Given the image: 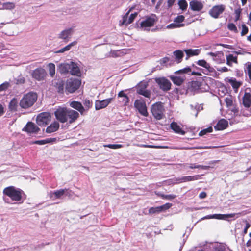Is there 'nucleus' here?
Returning a JSON list of instances; mask_svg holds the SVG:
<instances>
[{
  "instance_id": "nucleus-1",
  "label": "nucleus",
  "mask_w": 251,
  "mask_h": 251,
  "mask_svg": "<svg viewBox=\"0 0 251 251\" xmlns=\"http://www.w3.org/2000/svg\"><path fill=\"white\" fill-rule=\"evenodd\" d=\"M36 93L30 92L25 94L19 102L20 106L23 109H28L33 105L37 100Z\"/></svg>"
},
{
  "instance_id": "nucleus-2",
  "label": "nucleus",
  "mask_w": 251,
  "mask_h": 251,
  "mask_svg": "<svg viewBox=\"0 0 251 251\" xmlns=\"http://www.w3.org/2000/svg\"><path fill=\"white\" fill-rule=\"evenodd\" d=\"M3 193L4 195L9 197L12 201H21L23 195H25L23 190L20 189L16 188L13 186L4 188Z\"/></svg>"
},
{
  "instance_id": "nucleus-3",
  "label": "nucleus",
  "mask_w": 251,
  "mask_h": 251,
  "mask_svg": "<svg viewBox=\"0 0 251 251\" xmlns=\"http://www.w3.org/2000/svg\"><path fill=\"white\" fill-rule=\"evenodd\" d=\"M81 82L78 79L71 78L66 82L65 91L67 94L73 93L76 91L80 87Z\"/></svg>"
},
{
  "instance_id": "nucleus-4",
  "label": "nucleus",
  "mask_w": 251,
  "mask_h": 251,
  "mask_svg": "<svg viewBox=\"0 0 251 251\" xmlns=\"http://www.w3.org/2000/svg\"><path fill=\"white\" fill-rule=\"evenodd\" d=\"M151 112L154 118L156 120H161L164 117L165 111L163 104L160 102H156L151 106Z\"/></svg>"
},
{
  "instance_id": "nucleus-5",
  "label": "nucleus",
  "mask_w": 251,
  "mask_h": 251,
  "mask_svg": "<svg viewBox=\"0 0 251 251\" xmlns=\"http://www.w3.org/2000/svg\"><path fill=\"white\" fill-rule=\"evenodd\" d=\"M148 85V82L147 81L140 82L136 87L137 93L139 95L150 99L151 97V92L150 90L147 89Z\"/></svg>"
},
{
  "instance_id": "nucleus-6",
  "label": "nucleus",
  "mask_w": 251,
  "mask_h": 251,
  "mask_svg": "<svg viewBox=\"0 0 251 251\" xmlns=\"http://www.w3.org/2000/svg\"><path fill=\"white\" fill-rule=\"evenodd\" d=\"M134 106L142 115L145 117L148 116L149 113L147 111L146 102L143 98L135 100Z\"/></svg>"
},
{
  "instance_id": "nucleus-7",
  "label": "nucleus",
  "mask_w": 251,
  "mask_h": 251,
  "mask_svg": "<svg viewBox=\"0 0 251 251\" xmlns=\"http://www.w3.org/2000/svg\"><path fill=\"white\" fill-rule=\"evenodd\" d=\"M51 115L49 112H42L37 117L36 122L40 126H46L51 121Z\"/></svg>"
},
{
  "instance_id": "nucleus-8",
  "label": "nucleus",
  "mask_w": 251,
  "mask_h": 251,
  "mask_svg": "<svg viewBox=\"0 0 251 251\" xmlns=\"http://www.w3.org/2000/svg\"><path fill=\"white\" fill-rule=\"evenodd\" d=\"M155 82L159 86L160 89L163 91H168L171 88V83L165 77H163L156 78Z\"/></svg>"
},
{
  "instance_id": "nucleus-9",
  "label": "nucleus",
  "mask_w": 251,
  "mask_h": 251,
  "mask_svg": "<svg viewBox=\"0 0 251 251\" xmlns=\"http://www.w3.org/2000/svg\"><path fill=\"white\" fill-rule=\"evenodd\" d=\"M226 6L223 4L213 6L209 11V14L214 19L219 18V16L225 10Z\"/></svg>"
},
{
  "instance_id": "nucleus-10",
  "label": "nucleus",
  "mask_w": 251,
  "mask_h": 251,
  "mask_svg": "<svg viewBox=\"0 0 251 251\" xmlns=\"http://www.w3.org/2000/svg\"><path fill=\"white\" fill-rule=\"evenodd\" d=\"M157 18L155 14L146 17V19L140 23L141 27H151L153 26L157 21Z\"/></svg>"
},
{
  "instance_id": "nucleus-11",
  "label": "nucleus",
  "mask_w": 251,
  "mask_h": 251,
  "mask_svg": "<svg viewBox=\"0 0 251 251\" xmlns=\"http://www.w3.org/2000/svg\"><path fill=\"white\" fill-rule=\"evenodd\" d=\"M79 117V114L78 112L70 108H67L65 123L68 122L70 124H71L75 122Z\"/></svg>"
},
{
  "instance_id": "nucleus-12",
  "label": "nucleus",
  "mask_w": 251,
  "mask_h": 251,
  "mask_svg": "<svg viewBox=\"0 0 251 251\" xmlns=\"http://www.w3.org/2000/svg\"><path fill=\"white\" fill-rule=\"evenodd\" d=\"M67 110V107H59L54 112V115L56 119L61 123H65Z\"/></svg>"
},
{
  "instance_id": "nucleus-13",
  "label": "nucleus",
  "mask_w": 251,
  "mask_h": 251,
  "mask_svg": "<svg viewBox=\"0 0 251 251\" xmlns=\"http://www.w3.org/2000/svg\"><path fill=\"white\" fill-rule=\"evenodd\" d=\"M201 178V176L199 175L195 176H183L180 178H174V184H177L182 182H186L188 181H194L200 179Z\"/></svg>"
},
{
  "instance_id": "nucleus-14",
  "label": "nucleus",
  "mask_w": 251,
  "mask_h": 251,
  "mask_svg": "<svg viewBox=\"0 0 251 251\" xmlns=\"http://www.w3.org/2000/svg\"><path fill=\"white\" fill-rule=\"evenodd\" d=\"M46 75L45 70L41 68L36 69L32 73V77L38 81L43 80Z\"/></svg>"
},
{
  "instance_id": "nucleus-15",
  "label": "nucleus",
  "mask_w": 251,
  "mask_h": 251,
  "mask_svg": "<svg viewBox=\"0 0 251 251\" xmlns=\"http://www.w3.org/2000/svg\"><path fill=\"white\" fill-rule=\"evenodd\" d=\"M113 98H110L102 100H97L95 101V109L97 110L105 108L113 100Z\"/></svg>"
},
{
  "instance_id": "nucleus-16",
  "label": "nucleus",
  "mask_w": 251,
  "mask_h": 251,
  "mask_svg": "<svg viewBox=\"0 0 251 251\" xmlns=\"http://www.w3.org/2000/svg\"><path fill=\"white\" fill-rule=\"evenodd\" d=\"M23 130L29 133H36L40 131V128L34 123L28 122Z\"/></svg>"
},
{
  "instance_id": "nucleus-17",
  "label": "nucleus",
  "mask_w": 251,
  "mask_h": 251,
  "mask_svg": "<svg viewBox=\"0 0 251 251\" xmlns=\"http://www.w3.org/2000/svg\"><path fill=\"white\" fill-rule=\"evenodd\" d=\"M235 215V213L228 214H216L208 215L204 217L205 219H216L220 220H226L228 218H233Z\"/></svg>"
},
{
  "instance_id": "nucleus-18",
  "label": "nucleus",
  "mask_w": 251,
  "mask_h": 251,
  "mask_svg": "<svg viewBox=\"0 0 251 251\" xmlns=\"http://www.w3.org/2000/svg\"><path fill=\"white\" fill-rule=\"evenodd\" d=\"M137 15L138 13L135 12L134 13L131 14L130 15L129 17L128 18V16H126V14H125L123 17V21L121 22V25H127L130 24L133 22L135 18L137 17Z\"/></svg>"
},
{
  "instance_id": "nucleus-19",
  "label": "nucleus",
  "mask_w": 251,
  "mask_h": 251,
  "mask_svg": "<svg viewBox=\"0 0 251 251\" xmlns=\"http://www.w3.org/2000/svg\"><path fill=\"white\" fill-rule=\"evenodd\" d=\"M190 8L194 11H200L202 9L203 7V4L198 0H193L189 3Z\"/></svg>"
},
{
  "instance_id": "nucleus-20",
  "label": "nucleus",
  "mask_w": 251,
  "mask_h": 251,
  "mask_svg": "<svg viewBox=\"0 0 251 251\" xmlns=\"http://www.w3.org/2000/svg\"><path fill=\"white\" fill-rule=\"evenodd\" d=\"M228 126V121L225 119H221L218 121L214 127L215 130H223L226 128Z\"/></svg>"
},
{
  "instance_id": "nucleus-21",
  "label": "nucleus",
  "mask_w": 251,
  "mask_h": 251,
  "mask_svg": "<svg viewBox=\"0 0 251 251\" xmlns=\"http://www.w3.org/2000/svg\"><path fill=\"white\" fill-rule=\"evenodd\" d=\"M73 33V29L72 28L63 30L59 35L58 38L63 39L65 42L69 41L70 36Z\"/></svg>"
},
{
  "instance_id": "nucleus-22",
  "label": "nucleus",
  "mask_w": 251,
  "mask_h": 251,
  "mask_svg": "<svg viewBox=\"0 0 251 251\" xmlns=\"http://www.w3.org/2000/svg\"><path fill=\"white\" fill-rule=\"evenodd\" d=\"M70 106L78 111L81 115L85 112V110L80 102L73 101L70 103Z\"/></svg>"
},
{
  "instance_id": "nucleus-23",
  "label": "nucleus",
  "mask_w": 251,
  "mask_h": 251,
  "mask_svg": "<svg viewBox=\"0 0 251 251\" xmlns=\"http://www.w3.org/2000/svg\"><path fill=\"white\" fill-rule=\"evenodd\" d=\"M243 104L246 108H249L251 105V94L245 92L242 98Z\"/></svg>"
},
{
  "instance_id": "nucleus-24",
  "label": "nucleus",
  "mask_w": 251,
  "mask_h": 251,
  "mask_svg": "<svg viewBox=\"0 0 251 251\" xmlns=\"http://www.w3.org/2000/svg\"><path fill=\"white\" fill-rule=\"evenodd\" d=\"M59 126V123L57 121H54L47 127L46 132L47 133L55 132L58 130Z\"/></svg>"
},
{
  "instance_id": "nucleus-25",
  "label": "nucleus",
  "mask_w": 251,
  "mask_h": 251,
  "mask_svg": "<svg viewBox=\"0 0 251 251\" xmlns=\"http://www.w3.org/2000/svg\"><path fill=\"white\" fill-rule=\"evenodd\" d=\"M170 127L176 133L181 135H184L185 134V132L182 130L180 126L175 122H173L170 124Z\"/></svg>"
},
{
  "instance_id": "nucleus-26",
  "label": "nucleus",
  "mask_w": 251,
  "mask_h": 251,
  "mask_svg": "<svg viewBox=\"0 0 251 251\" xmlns=\"http://www.w3.org/2000/svg\"><path fill=\"white\" fill-rule=\"evenodd\" d=\"M18 101L16 98H13L8 104V109L10 112H14L17 111Z\"/></svg>"
},
{
  "instance_id": "nucleus-27",
  "label": "nucleus",
  "mask_w": 251,
  "mask_h": 251,
  "mask_svg": "<svg viewBox=\"0 0 251 251\" xmlns=\"http://www.w3.org/2000/svg\"><path fill=\"white\" fill-rule=\"evenodd\" d=\"M69 69L71 75L76 76H79L80 75V69L75 63L72 62L71 65L69 66Z\"/></svg>"
},
{
  "instance_id": "nucleus-28",
  "label": "nucleus",
  "mask_w": 251,
  "mask_h": 251,
  "mask_svg": "<svg viewBox=\"0 0 251 251\" xmlns=\"http://www.w3.org/2000/svg\"><path fill=\"white\" fill-rule=\"evenodd\" d=\"M226 64L229 66H232V63L238 64L237 56H233V54L226 55Z\"/></svg>"
},
{
  "instance_id": "nucleus-29",
  "label": "nucleus",
  "mask_w": 251,
  "mask_h": 251,
  "mask_svg": "<svg viewBox=\"0 0 251 251\" xmlns=\"http://www.w3.org/2000/svg\"><path fill=\"white\" fill-rule=\"evenodd\" d=\"M173 54L175 56V60L177 63H180L184 56V53L181 50H176L174 51Z\"/></svg>"
},
{
  "instance_id": "nucleus-30",
  "label": "nucleus",
  "mask_w": 251,
  "mask_h": 251,
  "mask_svg": "<svg viewBox=\"0 0 251 251\" xmlns=\"http://www.w3.org/2000/svg\"><path fill=\"white\" fill-rule=\"evenodd\" d=\"M56 141L55 138H47L44 140H36L33 142L35 144L42 145L48 143L55 142Z\"/></svg>"
},
{
  "instance_id": "nucleus-31",
  "label": "nucleus",
  "mask_w": 251,
  "mask_h": 251,
  "mask_svg": "<svg viewBox=\"0 0 251 251\" xmlns=\"http://www.w3.org/2000/svg\"><path fill=\"white\" fill-rule=\"evenodd\" d=\"M197 64L200 66L205 68L209 72H213V68L204 60H199L197 62Z\"/></svg>"
},
{
  "instance_id": "nucleus-32",
  "label": "nucleus",
  "mask_w": 251,
  "mask_h": 251,
  "mask_svg": "<svg viewBox=\"0 0 251 251\" xmlns=\"http://www.w3.org/2000/svg\"><path fill=\"white\" fill-rule=\"evenodd\" d=\"M184 51L187 55L186 59H188L190 56L198 55L200 53V50L199 49H187L185 50Z\"/></svg>"
},
{
  "instance_id": "nucleus-33",
  "label": "nucleus",
  "mask_w": 251,
  "mask_h": 251,
  "mask_svg": "<svg viewBox=\"0 0 251 251\" xmlns=\"http://www.w3.org/2000/svg\"><path fill=\"white\" fill-rule=\"evenodd\" d=\"M228 82L231 84L234 89L237 90L242 85V83L239 81H237L235 78L229 79Z\"/></svg>"
},
{
  "instance_id": "nucleus-34",
  "label": "nucleus",
  "mask_w": 251,
  "mask_h": 251,
  "mask_svg": "<svg viewBox=\"0 0 251 251\" xmlns=\"http://www.w3.org/2000/svg\"><path fill=\"white\" fill-rule=\"evenodd\" d=\"M170 79L174 84L177 86H180L184 81V79L182 78L177 76H170Z\"/></svg>"
},
{
  "instance_id": "nucleus-35",
  "label": "nucleus",
  "mask_w": 251,
  "mask_h": 251,
  "mask_svg": "<svg viewBox=\"0 0 251 251\" xmlns=\"http://www.w3.org/2000/svg\"><path fill=\"white\" fill-rule=\"evenodd\" d=\"M76 43H77L76 41H74V42L70 43L69 44H68L65 47L59 50H57L56 51H55V53H63L66 51H68L71 49V48L73 46L76 45Z\"/></svg>"
},
{
  "instance_id": "nucleus-36",
  "label": "nucleus",
  "mask_w": 251,
  "mask_h": 251,
  "mask_svg": "<svg viewBox=\"0 0 251 251\" xmlns=\"http://www.w3.org/2000/svg\"><path fill=\"white\" fill-rule=\"evenodd\" d=\"M64 81L62 80H59L55 84V87L58 93L63 94L64 93Z\"/></svg>"
},
{
  "instance_id": "nucleus-37",
  "label": "nucleus",
  "mask_w": 251,
  "mask_h": 251,
  "mask_svg": "<svg viewBox=\"0 0 251 251\" xmlns=\"http://www.w3.org/2000/svg\"><path fill=\"white\" fill-rule=\"evenodd\" d=\"M2 6L3 9L12 10L15 8V5L13 2H8L3 3L2 4Z\"/></svg>"
},
{
  "instance_id": "nucleus-38",
  "label": "nucleus",
  "mask_w": 251,
  "mask_h": 251,
  "mask_svg": "<svg viewBox=\"0 0 251 251\" xmlns=\"http://www.w3.org/2000/svg\"><path fill=\"white\" fill-rule=\"evenodd\" d=\"M225 102H226V107H229L233 105V98L232 96L229 95L227 97H226L225 99Z\"/></svg>"
},
{
  "instance_id": "nucleus-39",
  "label": "nucleus",
  "mask_w": 251,
  "mask_h": 251,
  "mask_svg": "<svg viewBox=\"0 0 251 251\" xmlns=\"http://www.w3.org/2000/svg\"><path fill=\"white\" fill-rule=\"evenodd\" d=\"M209 166H203L201 165H197L195 163H191L189 165V168L190 169H197V168H201L203 170L207 169L209 168Z\"/></svg>"
},
{
  "instance_id": "nucleus-40",
  "label": "nucleus",
  "mask_w": 251,
  "mask_h": 251,
  "mask_svg": "<svg viewBox=\"0 0 251 251\" xmlns=\"http://www.w3.org/2000/svg\"><path fill=\"white\" fill-rule=\"evenodd\" d=\"M66 190L67 189H60L55 191L53 194L56 198L59 199L65 194Z\"/></svg>"
},
{
  "instance_id": "nucleus-41",
  "label": "nucleus",
  "mask_w": 251,
  "mask_h": 251,
  "mask_svg": "<svg viewBox=\"0 0 251 251\" xmlns=\"http://www.w3.org/2000/svg\"><path fill=\"white\" fill-rule=\"evenodd\" d=\"M49 72L51 76L53 77L55 73V66L53 63H50L48 65Z\"/></svg>"
},
{
  "instance_id": "nucleus-42",
  "label": "nucleus",
  "mask_w": 251,
  "mask_h": 251,
  "mask_svg": "<svg viewBox=\"0 0 251 251\" xmlns=\"http://www.w3.org/2000/svg\"><path fill=\"white\" fill-rule=\"evenodd\" d=\"M178 5H179V8L181 9H182V10H186L187 6H188L187 2L185 0H179Z\"/></svg>"
},
{
  "instance_id": "nucleus-43",
  "label": "nucleus",
  "mask_w": 251,
  "mask_h": 251,
  "mask_svg": "<svg viewBox=\"0 0 251 251\" xmlns=\"http://www.w3.org/2000/svg\"><path fill=\"white\" fill-rule=\"evenodd\" d=\"M213 131V128L211 126H209L207 128L204 129L202 130H201L199 133V135L200 136H202L205 134H206L208 133H211Z\"/></svg>"
},
{
  "instance_id": "nucleus-44",
  "label": "nucleus",
  "mask_w": 251,
  "mask_h": 251,
  "mask_svg": "<svg viewBox=\"0 0 251 251\" xmlns=\"http://www.w3.org/2000/svg\"><path fill=\"white\" fill-rule=\"evenodd\" d=\"M191 72V69L190 67H187L182 69L179 70L175 72L176 74H189Z\"/></svg>"
},
{
  "instance_id": "nucleus-45",
  "label": "nucleus",
  "mask_w": 251,
  "mask_h": 251,
  "mask_svg": "<svg viewBox=\"0 0 251 251\" xmlns=\"http://www.w3.org/2000/svg\"><path fill=\"white\" fill-rule=\"evenodd\" d=\"M184 25V24L171 23L167 26V28L168 29L176 28L182 27Z\"/></svg>"
},
{
  "instance_id": "nucleus-46",
  "label": "nucleus",
  "mask_w": 251,
  "mask_h": 251,
  "mask_svg": "<svg viewBox=\"0 0 251 251\" xmlns=\"http://www.w3.org/2000/svg\"><path fill=\"white\" fill-rule=\"evenodd\" d=\"M242 12V9L240 7H239L237 9H236L234 11V13L235 14V18L234 20L235 22H237L239 20H240V16Z\"/></svg>"
},
{
  "instance_id": "nucleus-47",
  "label": "nucleus",
  "mask_w": 251,
  "mask_h": 251,
  "mask_svg": "<svg viewBox=\"0 0 251 251\" xmlns=\"http://www.w3.org/2000/svg\"><path fill=\"white\" fill-rule=\"evenodd\" d=\"M68 64H62L59 67V71L62 74H66L68 72Z\"/></svg>"
},
{
  "instance_id": "nucleus-48",
  "label": "nucleus",
  "mask_w": 251,
  "mask_h": 251,
  "mask_svg": "<svg viewBox=\"0 0 251 251\" xmlns=\"http://www.w3.org/2000/svg\"><path fill=\"white\" fill-rule=\"evenodd\" d=\"M159 197H160L163 199H166V200H173L174 199L176 196L173 194H170V195H165V194H159L158 195Z\"/></svg>"
},
{
  "instance_id": "nucleus-49",
  "label": "nucleus",
  "mask_w": 251,
  "mask_h": 251,
  "mask_svg": "<svg viewBox=\"0 0 251 251\" xmlns=\"http://www.w3.org/2000/svg\"><path fill=\"white\" fill-rule=\"evenodd\" d=\"M104 147H107L110 149H119L122 147H123V145L122 144H107V145H104L103 146Z\"/></svg>"
},
{
  "instance_id": "nucleus-50",
  "label": "nucleus",
  "mask_w": 251,
  "mask_h": 251,
  "mask_svg": "<svg viewBox=\"0 0 251 251\" xmlns=\"http://www.w3.org/2000/svg\"><path fill=\"white\" fill-rule=\"evenodd\" d=\"M161 209L160 208V206H157L155 207H151L149 210V212L151 214H153L156 213L161 212Z\"/></svg>"
},
{
  "instance_id": "nucleus-51",
  "label": "nucleus",
  "mask_w": 251,
  "mask_h": 251,
  "mask_svg": "<svg viewBox=\"0 0 251 251\" xmlns=\"http://www.w3.org/2000/svg\"><path fill=\"white\" fill-rule=\"evenodd\" d=\"M9 87H10V83L7 81L4 82L0 85V92L7 90Z\"/></svg>"
},
{
  "instance_id": "nucleus-52",
  "label": "nucleus",
  "mask_w": 251,
  "mask_h": 251,
  "mask_svg": "<svg viewBox=\"0 0 251 251\" xmlns=\"http://www.w3.org/2000/svg\"><path fill=\"white\" fill-rule=\"evenodd\" d=\"M228 29L232 31H233L234 32L237 33H238V31L237 28V27L233 23H229L227 25Z\"/></svg>"
},
{
  "instance_id": "nucleus-53",
  "label": "nucleus",
  "mask_w": 251,
  "mask_h": 251,
  "mask_svg": "<svg viewBox=\"0 0 251 251\" xmlns=\"http://www.w3.org/2000/svg\"><path fill=\"white\" fill-rule=\"evenodd\" d=\"M241 27H242V31L241 32V35L242 36H243L248 33V32L249 31V29H248V27L246 26V25L245 24H242Z\"/></svg>"
},
{
  "instance_id": "nucleus-54",
  "label": "nucleus",
  "mask_w": 251,
  "mask_h": 251,
  "mask_svg": "<svg viewBox=\"0 0 251 251\" xmlns=\"http://www.w3.org/2000/svg\"><path fill=\"white\" fill-rule=\"evenodd\" d=\"M185 17L183 15H178L174 19V22L176 24H180L184 21Z\"/></svg>"
},
{
  "instance_id": "nucleus-55",
  "label": "nucleus",
  "mask_w": 251,
  "mask_h": 251,
  "mask_svg": "<svg viewBox=\"0 0 251 251\" xmlns=\"http://www.w3.org/2000/svg\"><path fill=\"white\" fill-rule=\"evenodd\" d=\"M83 104L87 108V110H88L92 106L93 103L92 101H90L89 100L86 99L84 100Z\"/></svg>"
},
{
  "instance_id": "nucleus-56",
  "label": "nucleus",
  "mask_w": 251,
  "mask_h": 251,
  "mask_svg": "<svg viewBox=\"0 0 251 251\" xmlns=\"http://www.w3.org/2000/svg\"><path fill=\"white\" fill-rule=\"evenodd\" d=\"M212 251H227L225 247L222 245H219L215 247Z\"/></svg>"
},
{
  "instance_id": "nucleus-57",
  "label": "nucleus",
  "mask_w": 251,
  "mask_h": 251,
  "mask_svg": "<svg viewBox=\"0 0 251 251\" xmlns=\"http://www.w3.org/2000/svg\"><path fill=\"white\" fill-rule=\"evenodd\" d=\"M172 204L171 203H167L163 205L160 206V208L162 212V211H165V210L168 209L172 206Z\"/></svg>"
},
{
  "instance_id": "nucleus-58",
  "label": "nucleus",
  "mask_w": 251,
  "mask_h": 251,
  "mask_svg": "<svg viewBox=\"0 0 251 251\" xmlns=\"http://www.w3.org/2000/svg\"><path fill=\"white\" fill-rule=\"evenodd\" d=\"M247 69L249 79L251 81V62L247 63Z\"/></svg>"
},
{
  "instance_id": "nucleus-59",
  "label": "nucleus",
  "mask_w": 251,
  "mask_h": 251,
  "mask_svg": "<svg viewBox=\"0 0 251 251\" xmlns=\"http://www.w3.org/2000/svg\"><path fill=\"white\" fill-rule=\"evenodd\" d=\"M170 60V58L168 57H165L160 60V64L162 65H164V64L167 63Z\"/></svg>"
},
{
  "instance_id": "nucleus-60",
  "label": "nucleus",
  "mask_w": 251,
  "mask_h": 251,
  "mask_svg": "<svg viewBox=\"0 0 251 251\" xmlns=\"http://www.w3.org/2000/svg\"><path fill=\"white\" fill-rule=\"evenodd\" d=\"M129 101V99L128 97L127 96L126 97H125L124 98H123L122 102L124 103L125 105H126Z\"/></svg>"
},
{
  "instance_id": "nucleus-61",
  "label": "nucleus",
  "mask_w": 251,
  "mask_h": 251,
  "mask_svg": "<svg viewBox=\"0 0 251 251\" xmlns=\"http://www.w3.org/2000/svg\"><path fill=\"white\" fill-rule=\"evenodd\" d=\"M246 222V226L243 231V233L244 234H246L247 233L248 229L250 227L251 225L250 223L247 221H245Z\"/></svg>"
},
{
  "instance_id": "nucleus-62",
  "label": "nucleus",
  "mask_w": 251,
  "mask_h": 251,
  "mask_svg": "<svg viewBox=\"0 0 251 251\" xmlns=\"http://www.w3.org/2000/svg\"><path fill=\"white\" fill-rule=\"evenodd\" d=\"M217 70L218 71L221 72H228L229 70L228 68L226 67H223L219 69H218Z\"/></svg>"
},
{
  "instance_id": "nucleus-63",
  "label": "nucleus",
  "mask_w": 251,
  "mask_h": 251,
  "mask_svg": "<svg viewBox=\"0 0 251 251\" xmlns=\"http://www.w3.org/2000/svg\"><path fill=\"white\" fill-rule=\"evenodd\" d=\"M175 0H168L167 5L169 7H171L175 3Z\"/></svg>"
},
{
  "instance_id": "nucleus-64",
  "label": "nucleus",
  "mask_w": 251,
  "mask_h": 251,
  "mask_svg": "<svg viewBox=\"0 0 251 251\" xmlns=\"http://www.w3.org/2000/svg\"><path fill=\"white\" fill-rule=\"evenodd\" d=\"M118 96L119 97L124 98L125 97L127 96V95L125 94L123 91H121L118 94Z\"/></svg>"
}]
</instances>
